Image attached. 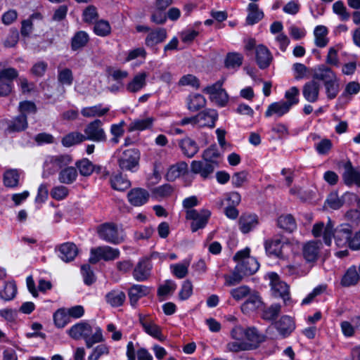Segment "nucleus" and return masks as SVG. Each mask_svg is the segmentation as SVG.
<instances>
[{"mask_svg":"<svg viewBox=\"0 0 360 360\" xmlns=\"http://www.w3.org/2000/svg\"><path fill=\"white\" fill-rule=\"evenodd\" d=\"M230 335L233 341L227 343L226 349L233 352L255 349L266 340V336L254 327L236 326L232 328Z\"/></svg>","mask_w":360,"mask_h":360,"instance_id":"1","label":"nucleus"},{"mask_svg":"<svg viewBox=\"0 0 360 360\" xmlns=\"http://www.w3.org/2000/svg\"><path fill=\"white\" fill-rule=\"evenodd\" d=\"M313 79L323 82L325 94L328 100L337 97L340 91V78L337 74L326 65H320L313 70Z\"/></svg>","mask_w":360,"mask_h":360,"instance_id":"2","label":"nucleus"},{"mask_svg":"<svg viewBox=\"0 0 360 360\" xmlns=\"http://www.w3.org/2000/svg\"><path fill=\"white\" fill-rule=\"evenodd\" d=\"M68 334L75 340L84 339L88 348H91L96 343L103 341L101 328H95L93 333L92 327L86 322H79L75 324L69 330Z\"/></svg>","mask_w":360,"mask_h":360,"instance_id":"3","label":"nucleus"},{"mask_svg":"<svg viewBox=\"0 0 360 360\" xmlns=\"http://www.w3.org/2000/svg\"><path fill=\"white\" fill-rule=\"evenodd\" d=\"M250 248H245L237 252L233 257V260L237 262V270L245 276L254 274L259 268L257 259L250 256Z\"/></svg>","mask_w":360,"mask_h":360,"instance_id":"4","label":"nucleus"},{"mask_svg":"<svg viewBox=\"0 0 360 360\" xmlns=\"http://www.w3.org/2000/svg\"><path fill=\"white\" fill-rule=\"evenodd\" d=\"M290 245V241L288 239H284L281 236H274L265 240L264 242L266 254L269 257L280 259H285L286 258L284 250Z\"/></svg>","mask_w":360,"mask_h":360,"instance_id":"5","label":"nucleus"},{"mask_svg":"<svg viewBox=\"0 0 360 360\" xmlns=\"http://www.w3.org/2000/svg\"><path fill=\"white\" fill-rule=\"evenodd\" d=\"M225 78L222 77L214 84L207 86L204 91L208 95L210 100L217 105L224 107L229 102V96L223 88Z\"/></svg>","mask_w":360,"mask_h":360,"instance_id":"6","label":"nucleus"},{"mask_svg":"<svg viewBox=\"0 0 360 360\" xmlns=\"http://www.w3.org/2000/svg\"><path fill=\"white\" fill-rule=\"evenodd\" d=\"M97 233L102 240L118 245L124 240L123 236L120 235L117 226L114 223H104L97 227Z\"/></svg>","mask_w":360,"mask_h":360,"instance_id":"7","label":"nucleus"},{"mask_svg":"<svg viewBox=\"0 0 360 360\" xmlns=\"http://www.w3.org/2000/svg\"><path fill=\"white\" fill-rule=\"evenodd\" d=\"M140 152L136 148H129L124 150L118 158L117 162L120 169L124 171L134 172L139 166Z\"/></svg>","mask_w":360,"mask_h":360,"instance_id":"8","label":"nucleus"},{"mask_svg":"<svg viewBox=\"0 0 360 360\" xmlns=\"http://www.w3.org/2000/svg\"><path fill=\"white\" fill-rule=\"evenodd\" d=\"M311 268V265L304 262L301 257L297 255L294 257L293 260L290 263L282 267V271L287 276L300 278L307 275Z\"/></svg>","mask_w":360,"mask_h":360,"instance_id":"9","label":"nucleus"},{"mask_svg":"<svg viewBox=\"0 0 360 360\" xmlns=\"http://www.w3.org/2000/svg\"><path fill=\"white\" fill-rule=\"evenodd\" d=\"M269 280L272 294L277 297H281L285 304L289 300V286L281 280L280 276L275 272H269L266 275Z\"/></svg>","mask_w":360,"mask_h":360,"instance_id":"10","label":"nucleus"},{"mask_svg":"<svg viewBox=\"0 0 360 360\" xmlns=\"http://www.w3.org/2000/svg\"><path fill=\"white\" fill-rule=\"evenodd\" d=\"M102 126V122L98 119L89 122L84 130V141L91 140L95 142H105L107 141V135Z\"/></svg>","mask_w":360,"mask_h":360,"instance_id":"11","label":"nucleus"},{"mask_svg":"<svg viewBox=\"0 0 360 360\" xmlns=\"http://www.w3.org/2000/svg\"><path fill=\"white\" fill-rule=\"evenodd\" d=\"M119 256L120 251L118 249L108 245L100 246L91 250V257L89 261L91 264H96L100 259L110 261L118 258Z\"/></svg>","mask_w":360,"mask_h":360,"instance_id":"12","label":"nucleus"},{"mask_svg":"<svg viewBox=\"0 0 360 360\" xmlns=\"http://www.w3.org/2000/svg\"><path fill=\"white\" fill-rule=\"evenodd\" d=\"M311 233L315 238L322 237L324 243L330 246L334 236V223L330 218L326 224L321 221L315 223L312 227Z\"/></svg>","mask_w":360,"mask_h":360,"instance_id":"13","label":"nucleus"},{"mask_svg":"<svg viewBox=\"0 0 360 360\" xmlns=\"http://www.w3.org/2000/svg\"><path fill=\"white\" fill-rule=\"evenodd\" d=\"M322 243L319 240H309L302 246V256L308 265L312 266L319 257Z\"/></svg>","mask_w":360,"mask_h":360,"instance_id":"14","label":"nucleus"},{"mask_svg":"<svg viewBox=\"0 0 360 360\" xmlns=\"http://www.w3.org/2000/svg\"><path fill=\"white\" fill-rule=\"evenodd\" d=\"M342 180L347 186L356 185L360 187V169L353 166L350 160L344 162Z\"/></svg>","mask_w":360,"mask_h":360,"instance_id":"15","label":"nucleus"},{"mask_svg":"<svg viewBox=\"0 0 360 360\" xmlns=\"http://www.w3.org/2000/svg\"><path fill=\"white\" fill-rule=\"evenodd\" d=\"M139 322L147 334L160 341H165V337L162 335L160 327L155 324L154 321L146 316L139 315Z\"/></svg>","mask_w":360,"mask_h":360,"instance_id":"16","label":"nucleus"},{"mask_svg":"<svg viewBox=\"0 0 360 360\" xmlns=\"http://www.w3.org/2000/svg\"><path fill=\"white\" fill-rule=\"evenodd\" d=\"M352 229L349 224H342L335 231L334 236L335 244L338 247L343 248L347 245L349 247L351 240Z\"/></svg>","mask_w":360,"mask_h":360,"instance_id":"17","label":"nucleus"},{"mask_svg":"<svg viewBox=\"0 0 360 360\" xmlns=\"http://www.w3.org/2000/svg\"><path fill=\"white\" fill-rule=\"evenodd\" d=\"M258 224L259 219L255 214H243L238 220L239 229L244 234L253 231Z\"/></svg>","mask_w":360,"mask_h":360,"instance_id":"18","label":"nucleus"},{"mask_svg":"<svg viewBox=\"0 0 360 360\" xmlns=\"http://www.w3.org/2000/svg\"><path fill=\"white\" fill-rule=\"evenodd\" d=\"M255 60L260 69H266L272 62L273 56L266 46L260 44L255 49Z\"/></svg>","mask_w":360,"mask_h":360,"instance_id":"19","label":"nucleus"},{"mask_svg":"<svg viewBox=\"0 0 360 360\" xmlns=\"http://www.w3.org/2000/svg\"><path fill=\"white\" fill-rule=\"evenodd\" d=\"M275 327L283 338H286L295 329V323L291 316L284 315L275 323Z\"/></svg>","mask_w":360,"mask_h":360,"instance_id":"20","label":"nucleus"},{"mask_svg":"<svg viewBox=\"0 0 360 360\" xmlns=\"http://www.w3.org/2000/svg\"><path fill=\"white\" fill-rule=\"evenodd\" d=\"M152 264L148 259L140 260L133 271L134 278L137 281H144L150 275Z\"/></svg>","mask_w":360,"mask_h":360,"instance_id":"21","label":"nucleus"},{"mask_svg":"<svg viewBox=\"0 0 360 360\" xmlns=\"http://www.w3.org/2000/svg\"><path fill=\"white\" fill-rule=\"evenodd\" d=\"M320 84L316 79L307 82L302 89L304 98L309 103H315L319 100Z\"/></svg>","mask_w":360,"mask_h":360,"instance_id":"22","label":"nucleus"},{"mask_svg":"<svg viewBox=\"0 0 360 360\" xmlns=\"http://www.w3.org/2000/svg\"><path fill=\"white\" fill-rule=\"evenodd\" d=\"M59 257L65 262L72 261L78 253V248L73 243H65L58 247Z\"/></svg>","mask_w":360,"mask_h":360,"instance_id":"23","label":"nucleus"},{"mask_svg":"<svg viewBox=\"0 0 360 360\" xmlns=\"http://www.w3.org/2000/svg\"><path fill=\"white\" fill-rule=\"evenodd\" d=\"M290 110V108L287 104H285V103H284V101L281 100L269 105L265 112V117H270L276 116L277 117H281L287 114Z\"/></svg>","mask_w":360,"mask_h":360,"instance_id":"24","label":"nucleus"},{"mask_svg":"<svg viewBox=\"0 0 360 360\" xmlns=\"http://www.w3.org/2000/svg\"><path fill=\"white\" fill-rule=\"evenodd\" d=\"M72 161V158L70 155H58L51 156L49 161H46V166L51 165L53 172H49V174L55 173L58 169L68 166Z\"/></svg>","mask_w":360,"mask_h":360,"instance_id":"25","label":"nucleus"},{"mask_svg":"<svg viewBox=\"0 0 360 360\" xmlns=\"http://www.w3.org/2000/svg\"><path fill=\"white\" fill-rule=\"evenodd\" d=\"M129 202L134 206H141L146 203L149 198V193L143 188L131 189L127 194Z\"/></svg>","mask_w":360,"mask_h":360,"instance_id":"26","label":"nucleus"},{"mask_svg":"<svg viewBox=\"0 0 360 360\" xmlns=\"http://www.w3.org/2000/svg\"><path fill=\"white\" fill-rule=\"evenodd\" d=\"M167 33L165 28H157L150 31L147 35L145 44L147 46L153 47L163 42L167 38Z\"/></svg>","mask_w":360,"mask_h":360,"instance_id":"27","label":"nucleus"},{"mask_svg":"<svg viewBox=\"0 0 360 360\" xmlns=\"http://www.w3.org/2000/svg\"><path fill=\"white\" fill-rule=\"evenodd\" d=\"M150 292V288L142 285H134L129 290V297L131 304L134 307L139 300L147 295Z\"/></svg>","mask_w":360,"mask_h":360,"instance_id":"28","label":"nucleus"},{"mask_svg":"<svg viewBox=\"0 0 360 360\" xmlns=\"http://www.w3.org/2000/svg\"><path fill=\"white\" fill-rule=\"evenodd\" d=\"M27 127V116L24 114H20L13 120L8 122L6 131L11 132H19L25 130Z\"/></svg>","mask_w":360,"mask_h":360,"instance_id":"29","label":"nucleus"},{"mask_svg":"<svg viewBox=\"0 0 360 360\" xmlns=\"http://www.w3.org/2000/svg\"><path fill=\"white\" fill-rule=\"evenodd\" d=\"M148 74L146 72H141L136 75L133 79L129 82L126 86L127 90L131 93H136L143 89L146 84V77Z\"/></svg>","mask_w":360,"mask_h":360,"instance_id":"30","label":"nucleus"},{"mask_svg":"<svg viewBox=\"0 0 360 360\" xmlns=\"http://www.w3.org/2000/svg\"><path fill=\"white\" fill-rule=\"evenodd\" d=\"M188 172V165L181 161L170 167L167 172L166 177L168 181H172L176 178L184 175Z\"/></svg>","mask_w":360,"mask_h":360,"instance_id":"31","label":"nucleus"},{"mask_svg":"<svg viewBox=\"0 0 360 360\" xmlns=\"http://www.w3.org/2000/svg\"><path fill=\"white\" fill-rule=\"evenodd\" d=\"M328 30L324 25H318L314 30V44L317 47L323 48L328 44Z\"/></svg>","mask_w":360,"mask_h":360,"instance_id":"32","label":"nucleus"},{"mask_svg":"<svg viewBox=\"0 0 360 360\" xmlns=\"http://www.w3.org/2000/svg\"><path fill=\"white\" fill-rule=\"evenodd\" d=\"M360 279L359 274L355 266H350L343 275L341 284L345 287L356 285Z\"/></svg>","mask_w":360,"mask_h":360,"instance_id":"33","label":"nucleus"},{"mask_svg":"<svg viewBox=\"0 0 360 360\" xmlns=\"http://www.w3.org/2000/svg\"><path fill=\"white\" fill-rule=\"evenodd\" d=\"M186 219L191 221V229L193 232L202 228V214L201 212H198L195 209L186 210Z\"/></svg>","mask_w":360,"mask_h":360,"instance_id":"34","label":"nucleus"},{"mask_svg":"<svg viewBox=\"0 0 360 360\" xmlns=\"http://www.w3.org/2000/svg\"><path fill=\"white\" fill-rule=\"evenodd\" d=\"M360 91V84L357 82H349L345 86L343 92L341 94L338 100L345 103H348L354 95L357 94Z\"/></svg>","mask_w":360,"mask_h":360,"instance_id":"35","label":"nucleus"},{"mask_svg":"<svg viewBox=\"0 0 360 360\" xmlns=\"http://www.w3.org/2000/svg\"><path fill=\"white\" fill-rule=\"evenodd\" d=\"M261 299L257 293H250L247 300L242 304L241 310L245 314H249L260 307Z\"/></svg>","mask_w":360,"mask_h":360,"instance_id":"36","label":"nucleus"},{"mask_svg":"<svg viewBox=\"0 0 360 360\" xmlns=\"http://www.w3.org/2000/svg\"><path fill=\"white\" fill-rule=\"evenodd\" d=\"M179 145L184 155L188 158L193 157L198 151V147L195 141L190 138L181 140Z\"/></svg>","mask_w":360,"mask_h":360,"instance_id":"37","label":"nucleus"},{"mask_svg":"<svg viewBox=\"0 0 360 360\" xmlns=\"http://www.w3.org/2000/svg\"><path fill=\"white\" fill-rule=\"evenodd\" d=\"M77 177V169L74 167H68L59 172L58 181L62 184H71L76 180Z\"/></svg>","mask_w":360,"mask_h":360,"instance_id":"38","label":"nucleus"},{"mask_svg":"<svg viewBox=\"0 0 360 360\" xmlns=\"http://www.w3.org/2000/svg\"><path fill=\"white\" fill-rule=\"evenodd\" d=\"M248 12L246 22L248 25H254L258 22L264 16V13L259 9L258 5L254 3L249 4Z\"/></svg>","mask_w":360,"mask_h":360,"instance_id":"39","label":"nucleus"},{"mask_svg":"<svg viewBox=\"0 0 360 360\" xmlns=\"http://www.w3.org/2000/svg\"><path fill=\"white\" fill-rule=\"evenodd\" d=\"M89 40V35L84 31H79L75 34L71 40V49L77 51L84 47Z\"/></svg>","mask_w":360,"mask_h":360,"instance_id":"40","label":"nucleus"},{"mask_svg":"<svg viewBox=\"0 0 360 360\" xmlns=\"http://www.w3.org/2000/svg\"><path fill=\"white\" fill-rule=\"evenodd\" d=\"M243 56L238 52H229L227 53L224 65L229 69H238L243 64Z\"/></svg>","mask_w":360,"mask_h":360,"instance_id":"41","label":"nucleus"},{"mask_svg":"<svg viewBox=\"0 0 360 360\" xmlns=\"http://www.w3.org/2000/svg\"><path fill=\"white\" fill-rule=\"evenodd\" d=\"M279 228L288 232L294 231L297 228L296 221L291 214H283L277 219Z\"/></svg>","mask_w":360,"mask_h":360,"instance_id":"42","label":"nucleus"},{"mask_svg":"<svg viewBox=\"0 0 360 360\" xmlns=\"http://www.w3.org/2000/svg\"><path fill=\"white\" fill-rule=\"evenodd\" d=\"M110 185L114 190L124 191L131 186V182L124 178L121 174H118L111 176Z\"/></svg>","mask_w":360,"mask_h":360,"instance_id":"43","label":"nucleus"},{"mask_svg":"<svg viewBox=\"0 0 360 360\" xmlns=\"http://www.w3.org/2000/svg\"><path fill=\"white\" fill-rule=\"evenodd\" d=\"M125 298V294L120 290H112L105 295L106 302L114 307L122 305Z\"/></svg>","mask_w":360,"mask_h":360,"instance_id":"44","label":"nucleus"},{"mask_svg":"<svg viewBox=\"0 0 360 360\" xmlns=\"http://www.w3.org/2000/svg\"><path fill=\"white\" fill-rule=\"evenodd\" d=\"M17 286L13 281L5 282L3 289L0 290V297L5 301L12 300L16 295Z\"/></svg>","mask_w":360,"mask_h":360,"instance_id":"45","label":"nucleus"},{"mask_svg":"<svg viewBox=\"0 0 360 360\" xmlns=\"http://www.w3.org/2000/svg\"><path fill=\"white\" fill-rule=\"evenodd\" d=\"M84 141V135L78 131H73L65 135L61 141L65 147H71Z\"/></svg>","mask_w":360,"mask_h":360,"instance_id":"46","label":"nucleus"},{"mask_svg":"<svg viewBox=\"0 0 360 360\" xmlns=\"http://www.w3.org/2000/svg\"><path fill=\"white\" fill-rule=\"evenodd\" d=\"M153 117H147L145 119H137L131 122L129 125V131H142L150 129L153 123Z\"/></svg>","mask_w":360,"mask_h":360,"instance_id":"47","label":"nucleus"},{"mask_svg":"<svg viewBox=\"0 0 360 360\" xmlns=\"http://www.w3.org/2000/svg\"><path fill=\"white\" fill-rule=\"evenodd\" d=\"M20 174L17 169H8L4 174V186L9 188H14L18 185Z\"/></svg>","mask_w":360,"mask_h":360,"instance_id":"48","label":"nucleus"},{"mask_svg":"<svg viewBox=\"0 0 360 360\" xmlns=\"http://www.w3.org/2000/svg\"><path fill=\"white\" fill-rule=\"evenodd\" d=\"M108 111V108H101V105H97L82 108L81 114L85 117H101Z\"/></svg>","mask_w":360,"mask_h":360,"instance_id":"49","label":"nucleus"},{"mask_svg":"<svg viewBox=\"0 0 360 360\" xmlns=\"http://www.w3.org/2000/svg\"><path fill=\"white\" fill-rule=\"evenodd\" d=\"M75 165L82 176H89L94 172V165L87 158L77 161Z\"/></svg>","mask_w":360,"mask_h":360,"instance_id":"50","label":"nucleus"},{"mask_svg":"<svg viewBox=\"0 0 360 360\" xmlns=\"http://www.w3.org/2000/svg\"><path fill=\"white\" fill-rule=\"evenodd\" d=\"M299 89L296 86H292L285 92L284 97L286 101H284V103L291 109L293 105L299 103Z\"/></svg>","mask_w":360,"mask_h":360,"instance_id":"51","label":"nucleus"},{"mask_svg":"<svg viewBox=\"0 0 360 360\" xmlns=\"http://www.w3.org/2000/svg\"><path fill=\"white\" fill-rule=\"evenodd\" d=\"M188 262L171 264L170 270L174 276L181 279L187 276L188 273Z\"/></svg>","mask_w":360,"mask_h":360,"instance_id":"52","label":"nucleus"},{"mask_svg":"<svg viewBox=\"0 0 360 360\" xmlns=\"http://www.w3.org/2000/svg\"><path fill=\"white\" fill-rule=\"evenodd\" d=\"M1 64L0 63V67ZM18 76V72L13 68H0V82H6L13 84V81Z\"/></svg>","mask_w":360,"mask_h":360,"instance_id":"53","label":"nucleus"},{"mask_svg":"<svg viewBox=\"0 0 360 360\" xmlns=\"http://www.w3.org/2000/svg\"><path fill=\"white\" fill-rule=\"evenodd\" d=\"M94 30L96 34L105 37L110 34L111 27L108 21L101 20L96 22Z\"/></svg>","mask_w":360,"mask_h":360,"instance_id":"54","label":"nucleus"},{"mask_svg":"<svg viewBox=\"0 0 360 360\" xmlns=\"http://www.w3.org/2000/svg\"><path fill=\"white\" fill-rule=\"evenodd\" d=\"M73 74L70 69L63 68L58 70V81L63 84L70 86L73 82Z\"/></svg>","mask_w":360,"mask_h":360,"instance_id":"55","label":"nucleus"},{"mask_svg":"<svg viewBox=\"0 0 360 360\" xmlns=\"http://www.w3.org/2000/svg\"><path fill=\"white\" fill-rule=\"evenodd\" d=\"M333 11L334 13L338 15L340 19L342 21L348 20L350 17L349 12L347 11L346 7L341 1H338L333 4Z\"/></svg>","mask_w":360,"mask_h":360,"instance_id":"56","label":"nucleus"},{"mask_svg":"<svg viewBox=\"0 0 360 360\" xmlns=\"http://www.w3.org/2000/svg\"><path fill=\"white\" fill-rule=\"evenodd\" d=\"M124 125V121H122L119 124H114L111 125L110 133L113 136V137L110 139V142L112 143L117 144L119 143V139L122 136L124 133V130L123 129Z\"/></svg>","mask_w":360,"mask_h":360,"instance_id":"57","label":"nucleus"},{"mask_svg":"<svg viewBox=\"0 0 360 360\" xmlns=\"http://www.w3.org/2000/svg\"><path fill=\"white\" fill-rule=\"evenodd\" d=\"M246 276L242 272L237 270V265L235 267L233 272L231 274H228L224 276L225 283L227 285H235L239 283L243 278Z\"/></svg>","mask_w":360,"mask_h":360,"instance_id":"58","label":"nucleus"},{"mask_svg":"<svg viewBox=\"0 0 360 360\" xmlns=\"http://www.w3.org/2000/svg\"><path fill=\"white\" fill-rule=\"evenodd\" d=\"M342 334L346 338H351L356 333V326L353 323V318L350 321H343L340 323Z\"/></svg>","mask_w":360,"mask_h":360,"instance_id":"59","label":"nucleus"},{"mask_svg":"<svg viewBox=\"0 0 360 360\" xmlns=\"http://www.w3.org/2000/svg\"><path fill=\"white\" fill-rule=\"evenodd\" d=\"M217 119L218 113L217 110L214 109L204 110V127L213 128Z\"/></svg>","mask_w":360,"mask_h":360,"instance_id":"60","label":"nucleus"},{"mask_svg":"<svg viewBox=\"0 0 360 360\" xmlns=\"http://www.w3.org/2000/svg\"><path fill=\"white\" fill-rule=\"evenodd\" d=\"M280 312L281 305L274 304L263 311L262 317L265 320L271 321L275 319Z\"/></svg>","mask_w":360,"mask_h":360,"instance_id":"61","label":"nucleus"},{"mask_svg":"<svg viewBox=\"0 0 360 360\" xmlns=\"http://www.w3.org/2000/svg\"><path fill=\"white\" fill-rule=\"evenodd\" d=\"M179 85L191 86L195 89H198L200 86V82L195 76L193 75H186L179 79Z\"/></svg>","mask_w":360,"mask_h":360,"instance_id":"62","label":"nucleus"},{"mask_svg":"<svg viewBox=\"0 0 360 360\" xmlns=\"http://www.w3.org/2000/svg\"><path fill=\"white\" fill-rule=\"evenodd\" d=\"M250 294V289L246 285H241L231 290L233 298L237 301L241 300Z\"/></svg>","mask_w":360,"mask_h":360,"instance_id":"63","label":"nucleus"},{"mask_svg":"<svg viewBox=\"0 0 360 360\" xmlns=\"http://www.w3.org/2000/svg\"><path fill=\"white\" fill-rule=\"evenodd\" d=\"M248 174L245 171H240L233 174L231 178V183L233 187H241L248 180Z\"/></svg>","mask_w":360,"mask_h":360,"instance_id":"64","label":"nucleus"}]
</instances>
